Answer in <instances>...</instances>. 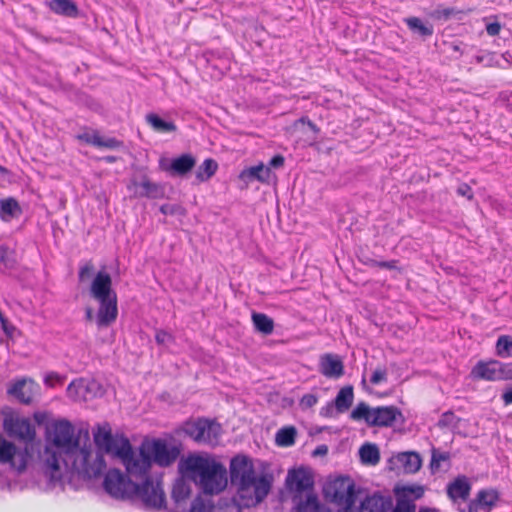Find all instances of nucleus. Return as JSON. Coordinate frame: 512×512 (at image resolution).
<instances>
[{
  "label": "nucleus",
  "mask_w": 512,
  "mask_h": 512,
  "mask_svg": "<svg viewBox=\"0 0 512 512\" xmlns=\"http://www.w3.org/2000/svg\"><path fill=\"white\" fill-rule=\"evenodd\" d=\"M471 484L465 476H458L453 482L447 486V494L453 501L461 499L466 501L469 498Z\"/></svg>",
  "instance_id": "obj_23"
},
{
  "label": "nucleus",
  "mask_w": 512,
  "mask_h": 512,
  "mask_svg": "<svg viewBox=\"0 0 512 512\" xmlns=\"http://www.w3.org/2000/svg\"><path fill=\"white\" fill-rule=\"evenodd\" d=\"M286 486L293 495H305L313 492L314 480L306 469H293L287 474Z\"/></svg>",
  "instance_id": "obj_12"
},
{
  "label": "nucleus",
  "mask_w": 512,
  "mask_h": 512,
  "mask_svg": "<svg viewBox=\"0 0 512 512\" xmlns=\"http://www.w3.org/2000/svg\"><path fill=\"white\" fill-rule=\"evenodd\" d=\"M94 272V265L91 261L86 262L83 266L80 267L78 277L79 281L83 282L86 279L90 278Z\"/></svg>",
  "instance_id": "obj_46"
},
{
  "label": "nucleus",
  "mask_w": 512,
  "mask_h": 512,
  "mask_svg": "<svg viewBox=\"0 0 512 512\" xmlns=\"http://www.w3.org/2000/svg\"><path fill=\"white\" fill-rule=\"evenodd\" d=\"M98 137H99V134L96 132L93 134L84 133V134H81L78 136V138L80 140H83L86 143L94 145V146H96V141H97L96 139H98Z\"/></svg>",
  "instance_id": "obj_54"
},
{
  "label": "nucleus",
  "mask_w": 512,
  "mask_h": 512,
  "mask_svg": "<svg viewBox=\"0 0 512 512\" xmlns=\"http://www.w3.org/2000/svg\"><path fill=\"white\" fill-rule=\"evenodd\" d=\"M501 24L499 22L489 23L486 26V32L490 36H496L500 33Z\"/></svg>",
  "instance_id": "obj_55"
},
{
  "label": "nucleus",
  "mask_w": 512,
  "mask_h": 512,
  "mask_svg": "<svg viewBox=\"0 0 512 512\" xmlns=\"http://www.w3.org/2000/svg\"><path fill=\"white\" fill-rule=\"evenodd\" d=\"M398 417H402L399 408L395 406H379L373 408V418L371 419V427H391L394 425Z\"/></svg>",
  "instance_id": "obj_18"
},
{
  "label": "nucleus",
  "mask_w": 512,
  "mask_h": 512,
  "mask_svg": "<svg viewBox=\"0 0 512 512\" xmlns=\"http://www.w3.org/2000/svg\"><path fill=\"white\" fill-rule=\"evenodd\" d=\"M183 431L199 444L215 446L219 442L221 426L215 421L198 418L195 421L186 422Z\"/></svg>",
  "instance_id": "obj_7"
},
{
  "label": "nucleus",
  "mask_w": 512,
  "mask_h": 512,
  "mask_svg": "<svg viewBox=\"0 0 512 512\" xmlns=\"http://www.w3.org/2000/svg\"><path fill=\"white\" fill-rule=\"evenodd\" d=\"M178 468L182 476L198 485L204 494H218L227 485L225 466L210 456L190 454L180 460Z\"/></svg>",
  "instance_id": "obj_4"
},
{
  "label": "nucleus",
  "mask_w": 512,
  "mask_h": 512,
  "mask_svg": "<svg viewBox=\"0 0 512 512\" xmlns=\"http://www.w3.org/2000/svg\"><path fill=\"white\" fill-rule=\"evenodd\" d=\"M85 318L87 321H92L93 319V310L90 307H87L85 310Z\"/></svg>",
  "instance_id": "obj_63"
},
{
  "label": "nucleus",
  "mask_w": 512,
  "mask_h": 512,
  "mask_svg": "<svg viewBox=\"0 0 512 512\" xmlns=\"http://www.w3.org/2000/svg\"><path fill=\"white\" fill-rule=\"evenodd\" d=\"M328 453V447L327 445H319L315 448V450L312 452L313 456H325Z\"/></svg>",
  "instance_id": "obj_60"
},
{
  "label": "nucleus",
  "mask_w": 512,
  "mask_h": 512,
  "mask_svg": "<svg viewBox=\"0 0 512 512\" xmlns=\"http://www.w3.org/2000/svg\"><path fill=\"white\" fill-rule=\"evenodd\" d=\"M0 321H1V327H2L3 331L5 332V334L8 336H12L15 328L9 324L8 320L2 314H0Z\"/></svg>",
  "instance_id": "obj_56"
},
{
  "label": "nucleus",
  "mask_w": 512,
  "mask_h": 512,
  "mask_svg": "<svg viewBox=\"0 0 512 512\" xmlns=\"http://www.w3.org/2000/svg\"><path fill=\"white\" fill-rule=\"evenodd\" d=\"M499 499V493L495 489H482L476 498L471 500L467 506V512H478L479 509L493 507Z\"/></svg>",
  "instance_id": "obj_21"
},
{
  "label": "nucleus",
  "mask_w": 512,
  "mask_h": 512,
  "mask_svg": "<svg viewBox=\"0 0 512 512\" xmlns=\"http://www.w3.org/2000/svg\"><path fill=\"white\" fill-rule=\"evenodd\" d=\"M461 12L462 11L457 10L454 7H447V8H443V9H436L434 15L438 19L448 20L452 16H455Z\"/></svg>",
  "instance_id": "obj_45"
},
{
  "label": "nucleus",
  "mask_w": 512,
  "mask_h": 512,
  "mask_svg": "<svg viewBox=\"0 0 512 512\" xmlns=\"http://www.w3.org/2000/svg\"><path fill=\"white\" fill-rule=\"evenodd\" d=\"M128 190H134L136 197L148 198V199H162L165 197L164 185L156 182H152L150 178L143 174L140 177L133 176L127 185Z\"/></svg>",
  "instance_id": "obj_10"
},
{
  "label": "nucleus",
  "mask_w": 512,
  "mask_h": 512,
  "mask_svg": "<svg viewBox=\"0 0 512 512\" xmlns=\"http://www.w3.org/2000/svg\"><path fill=\"white\" fill-rule=\"evenodd\" d=\"M294 512H331V510L320 502L314 492H308L305 495H292Z\"/></svg>",
  "instance_id": "obj_16"
},
{
  "label": "nucleus",
  "mask_w": 512,
  "mask_h": 512,
  "mask_svg": "<svg viewBox=\"0 0 512 512\" xmlns=\"http://www.w3.org/2000/svg\"><path fill=\"white\" fill-rule=\"evenodd\" d=\"M31 458L27 448L24 450H18L16 446L0 437V463H8L10 467L16 470L18 473L23 472L26 467L28 460Z\"/></svg>",
  "instance_id": "obj_9"
},
{
  "label": "nucleus",
  "mask_w": 512,
  "mask_h": 512,
  "mask_svg": "<svg viewBox=\"0 0 512 512\" xmlns=\"http://www.w3.org/2000/svg\"><path fill=\"white\" fill-rule=\"evenodd\" d=\"M502 399L506 405L512 404V388L507 389L502 394Z\"/></svg>",
  "instance_id": "obj_61"
},
{
  "label": "nucleus",
  "mask_w": 512,
  "mask_h": 512,
  "mask_svg": "<svg viewBox=\"0 0 512 512\" xmlns=\"http://www.w3.org/2000/svg\"><path fill=\"white\" fill-rule=\"evenodd\" d=\"M105 491L116 499L140 500L147 509L160 510L166 507V496L160 483L135 482L118 469H111L104 478Z\"/></svg>",
  "instance_id": "obj_2"
},
{
  "label": "nucleus",
  "mask_w": 512,
  "mask_h": 512,
  "mask_svg": "<svg viewBox=\"0 0 512 512\" xmlns=\"http://www.w3.org/2000/svg\"><path fill=\"white\" fill-rule=\"evenodd\" d=\"M497 368L498 360H491L488 362L480 361L473 367L471 375L476 379L499 381Z\"/></svg>",
  "instance_id": "obj_22"
},
{
  "label": "nucleus",
  "mask_w": 512,
  "mask_h": 512,
  "mask_svg": "<svg viewBox=\"0 0 512 512\" xmlns=\"http://www.w3.org/2000/svg\"><path fill=\"white\" fill-rule=\"evenodd\" d=\"M213 505L205 503L201 497L193 500L190 507V512H213Z\"/></svg>",
  "instance_id": "obj_42"
},
{
  "label": "nucleus",
  "mask_w": 512,
  "mask_h": 512,
  "mask_svg": "<svg viewBox=\"0 0 512 512\" xmlns=\"http://www.w3.org/2000/svg\"><path fill=\"white\" fill-rule=\"evenodd\" d=\"M40 386L31 378H22L12 383L7 393L13 396L17 401L22 404H31L34 397L39 394Z\"/></svg>",
  "instance_id": "obj_13"
},
{
  "label": "nucleus",
  "mask_w": 512,
  "mask_h": 512,
  "mask_svg": "<svg viewBox=\"0 0 512 512\" xmlns=\"http://www.w3.org/2000/svg\"><path fill=\"white\" fill-rule=\"evenodd\" d=\"M117 457L121 459L126 468V473L135 482L143 483L147 480L151 483H160L162 485L161 481L154 480L149 474L152 463L143 445L136 452L133 450L130 441L125 440Z\"/></svg>",
  "instance_id": "obj_5"
},
{
  "label": "nucleus",
  "mask_w": 512,
  "mask_h": 512,
  "mask_svg": "<svg viewBox=\"0 0 512 512\" xmlns=\"http://www.w3.org/2000/svg\"><path fill=\"white\" fill-rule=\"evenodd\" d=\"M96 147H105L109 149L119 148L123 145L122 141L117 140L114 137L103 138L99 135L98 139H96Z\"/></svg>",
  "instance_id": "obj_41"
},
{
  "label": "nucleus",
  "mask_w": 512,
  "mask_h": 512,
  "mask_svg": "<svg viewBox=\"0 0 512 512\" xmlns=\"http://www.w3.org/2000/svg\"><path fill=\"white\" fill-rule=\"evenodd\" d=\"M395 492L397 496L406 495V498H408V494H412L415 499H418L422 497L424 490L421 486H405L401 489H396Z\"/></svg>",
  "instance_id": "obj_40"
},
{
  "label": "nucleus",
  "mask_w": 512,
  "mask_h": 512,
  "mask_svg": "<svg viewBox=\"0 0 512 512\" xmlns=\"http://www.w3.org/2000/svg\"><path fill=\"white\" fill-rule=\"evenodd\" d=\"M0 264L6 269H12L14 267V261L8 255V248L0 246Z\"/></svg>",
  "instance_id": "obj_48"
},
{
  "label": "nucleus",
  "mask_w": 512,
  "mask_h": 512,
  "mask_svg": "<svg viewBox=\"0 0 512 512\" xmlns=\"http://www.w3.org/2000/svg\"><path fill=\"white\" fill-rule=\"evenodd\" d=\"M336 412L334 401L328 402L324 407L320 409V415L325 418H331Z\"/></svg>",
  "instance_id": "obj_53"
},
{
  "label": "nucleus",
  "mask_w": 512,
  "mask_h": 512,
  "mask_svg": "<svg viewBox=\"0 0 512 512\" xmlns=\"http://www.w3.org/2000/svg\"><path fill=\"white\" fill-rule=\"evenodd\" d=\"M160 212L164 215H167V214H173L174 213V208L173 206L169 205V204H163L160 206Z\"/></svg>",
  "instance_id": "obj_62"
},
{
  "label": "nucleus",
  "mask_w": 512,
  "mask_h": 512,
  "mask_svg": "<svg viewBox=\"0 0 512 512\" xmlns=\"http://www.w3.org/2000/svg\"><path fill=\"white\" fill-rule=\"evenodd\" d=\"M191 493L190 484L183 478L177 479L173 485L171 497L179 505L189 498Z\"/></svg>",
  "instance_id": "obj_32"
},
{
  "label": "nucleus",
  "mask_w": 512,
  "mask_h": 512,
  "mask_svg": "<svg viewBox=\"0 0 512 512\" xmlns=\"http://www.w3.org/2000/svg\"><path fill=\"white\" fill-rule=\"evenodd\" d=\"M497 369L499 381L512 379V363H503L498 361Z\"/></svg>",
  "instance_id": "obj_44"
},
{
  "label": "nucleus",
  "mask_w": 512,
  "mask_h": 512,
  "mask_svg": "<svg viewBox=\"0 0 512 512\" xmlns=\"http://www.w3.org/2000/svg\"><path fill=\"white\" fill-rule=\"evenodd\" d=\"M456 192H457L458 195H460L462 197H465L468 200H472L473 197H474L473 192H472V188L468 184H466V183H461L457 187Z\"/></svg>",
  "instance_id": "obj_52"
},
{
  "label": "nucleus",
  "mask_w": 512,
  "mask_h": 512,
  "mask_svg": "<svg viewBox=\"0 0 512 512\" xmlns=\"http://www.w3.org/2000/svg\"><path fill=\"white\" fill-rule=\"evenodd\" d=\"M11 432L26 442L32 441L35 437V429L27 419L16 420L12 425Z\"/></svg>",
  "instance_id": "obj_29"
},
{
  "label": "nucleus",
  "mask_w": 512,
  "mask_h": 512,
  "mask_svg": "<svg viewBox=\"0 0 512 512\" xmlns=\"http://www.w3.org/2000/svg\"><path fill=\"white\" fill-rule=\"evenodd\" d=\"M449 459L450 454L448 452H439L438 450L433 449L430 463L431 469H438L441 461H447Z\"/></svg>",
  "instance_id": "obj_43"
},
{
  "label": "nucleus",
  "mask_w": 512,
  "mask_h": 512,
  "mask_svg": "<svg viewBox=\"0 0 512 512\" xmlns=\"http://www.w3.org/2000/svg\"><path fill=\"white\" fill-rule=\"evenodd\" d=\"M319 372L330 379H339L344 375V364L336 354L326 353L320 356Z\"/></svg>",
  "instance_id": "obj_17"
},
{
  "label": "nucleus",
  "mask_w": 512,
  "mask_h": 512,
  "mask_svg": "<svg viewBox=\"0 0 512 512\" xmlns=\"http://www.w3.org/2000/svg\"><path fill=\"white\" fill-rule=\"evenodd\" d=\"M271 175L270 167H266L262 164L250 167L248 169H244L239 178L245 182H251L253 180H258L262 183L268 182Z\"/></svg>",
  "instance_id": "obj_25"
},
{
  "label": "nucleus",
  "mask_w": 512,
  "mask_h": 512,
  "mask_svg": "<svg viewBox=\"0 0 512 512\" xmlns=\"http://www.w3.org/2000/svg\"><path fill=\"white\" fill-rule=\"evenodd\" d=\"M155 340L158 345H168L173 342V336L165 330H157Z\"/></svg>",
  "instance_id": "obj_47"
},
{
  "label": "nucleus",
  "mask_w": 512,
  "mask_h": 512,
  "mask_svg": "<svg viewBox=\"0 0 512 512\" xmlns=\"http://www.w3.org/2000/svg\"><path fill=\"white\" fill-rule=\"evenodd\" d=\"M350 418L356 421L364 420L370 426L373 418V408H370L365 402H360L352 410Z\"/></svg>",
  "instance_id": "obj_37"
},
{
  "label": "nucleus",
  "mask_w": 512,
  "mask_h": 512,
  "mask_svg": "<svg viewBox=\"0 0 512 512\" xmlns=\"http://www.w3.org/2000/svg\"><path fill=\"white\" fill-rule=\"evenodd\" d=\"M151 459L161 467H168L173 464L180 455V449L175 445H169L165 440L154 439L150 443L142 444Z\"/></svg>",
  "instance_id": "obj_8"
},
{
  "label": "nucleus",
  "mask_w": 512,
  "mask_h": 512,
  "mask_svg": "<svg viewBox=\"0 0 512 512\" xmlns=\"http://www.w3.org/2000/svg\"><path fill=\"white\" fill-rule=\"evenodd\" d=\"M90 295L95 300H102L104 297H110L116 295V292L112 289L111 276L105 271H99L90 287Z\"/></svg>",
  "instance_id": "obj_19"
},
{
  "label": "nucleus",
  "mask_w": 512,
  "mask_h": 512,
  "mask_svg": "<svg viewBox=\"0 0 512 512\" xmlns=\"http://www.w3.org/2000/svg\"><path fill=\"white\" fill-rule=\"evenodd\" d=\"M397 264H398V260H389V261L370 260L371 267H379V268L388 269V270L398 269Z\"/></svg>",
  "instance_id": "obj_49"
},
{
  "label": "nucleus",
  "mask_w": 512,
  "mask_h": 512,
  "mask_svg": "<svg viewBox=\"0 0 512 512\" xmlns=\"http://www.w3.org/2000/svg\"><path fill=\"white\" fill-rule=\"evenodd\" d=\"M297 430L293 426L283 427L276 433V444L281 447H289L295 443Z\"/></svg>",
  "instance_id": "obj_36"
},
{
  "label": "nucleus",
  "mask_w": 512,
  "mask_h": 512,
  "mask_svg": "<svg viewBox=\"0 0 512 512\" xmlns=\"http://www.w3.org/2000/svg\"><path fill=\"white\" fill-rule=\"evenodd\" d=\"M407 27L414 34H417L423 38H427L433 35L434 28L433 25L427 22H424L422 19L418 17H408L404 19Z\"/></svg>",
  "instance_id": "obj_27"
},
{
  "label": "nucleus",
  "mask_w": 512,
  "mask_h": 512,
  "mask_svg": "<svg viewBox=\"0 0 512 512\" xmlns=\"http://www.w3.org/2000/svg\"><path fill=\"white\" fill-rule=\"evenodd\" d=\"M128 440L126 437H114L110 430L104 428H98L97 432L94 433V442L97 446L98 451L96 455H103L104 453L118 456L122 449L123 441ZM104 458V456H102Z\"/></svg>",
  "instance_id": "obj_11"
},
{
  "label": "nucleus",
  "mask_w": 512,
  "mask_h": 512,
  "mask_svg": "<svg viewBox=\"0 0 512 512\" xmlns=\"http://www.w3.org/2000/svg\"><path fill=\"white\" fill-rule=\"evenodd\" d=\"M22 208L18 201L13 197H7L0 200V219L3 222H10L22 214Z\"/></svg>",
  "instance_id": "obj_24"
},
{
  "label": "nucleus",
  "mask_w": 512,
  "mask_h": 512,
  "mask_svg": "<svg viewBox=\"0 0 512 512\" xmlns=\"http://www.w3.org/2000/svg\"><path fill=\"white\" fill-rule=\"evenodd\" d=\"M230 481L237 488L232 500L239 508L259 504L271 489V482L266 477H256L253 463L245 455H237L231 459Z\"/></svg>",
  "instance_id": "obj_3"
},
{
  "label": "nucleus",
  "mask_w": 512,
  "mask_h": 512,
  "mask_svg": "<svg viewBox=\"0 0 512 512\" xmlns=\"http://www.w3.org/2000/svg\"><path fill=\"white\" fill-rule=\"evenodd\" d=\"M454 418V414L452 412H446L442 415L441 419L438 422L439 426H448L451 423V420Z\"/></svg>",
  "instance_id": "obj_58"
},
{
  "label": "nucleus",
  "mask_w": 512,
  "mask_h": 512,
  "mask_svg": "<svg viewBox=\"0 0 512 512\" xmlns=\"http://www.w3.org/2000/svg\"><path fill=\"white\" fill-rule=\"evenodd\" d=\"M416 506L413 499L406 498V495H398L395 507L391 512H415Z\"/></svg>",
  "instance_id": "obj_39"
},
{
  "label": "nucleus",
  "mask_w": 512,
  "mask_h": 512,
  "mask_svg": "<svg viewBox=\"0 0 512 512\" xmlns=\"http://www.w3.org/2000/svg\"><path fill=\"white\" fill-rule=\"evenodd\" d=\"M387 380V371L385 368H377L370 377V382L374 385Z\"/></svg>",
  "instance_id": "obj_51"
},
{
  "label": "nucleus",
  "mask_w": 512,
  "mask_h": 512,
  "mask_svg": "<svg viewBox=\"0 0 512 512\" xmlns=\"http://www.w3.org/2000/svg\"><path fill=\"white\" fill-rule=\"evenodd\" d=\"M284 157L280 154L278 155H275L271 158V160L269 161V166L268 167H273V168H279V167H282L284 165Z\"/></svg>",
  "instance_id": "obj_57"
},
{
  "label": "nucleus",
  "mask_w": 512,
  "mask_h": 512,
  "mask_svg": "<svg viewBox=\"0 0 512 512\" xmlns=\"http://www.w3.org/2000/svg\"><path fill=\"white\" fill-rule=\"evenodd\" d=\"M146 121L156 132H173L177 129L173 122L165 121L155 113L147 114Z\"/></svg>",
  "instance_id": "obj_33"
},
{
  "label": "nucleus",
  "mask_w": 512,
  "mask_h": 512,
  "mask_svg": "<svg viewBox=\"0 0 512 512\" xmlns=\"http://www.w3.org/2000/svg\"><path fill=\"white\" fill-rule=\"evenodd\" d=\"M297 123L307 124L314 133L319 132V128L307 117H301L299 120H297Z\"/></svg>",
  "instance_id": "obj_59"
},
{
  "label": "nucleus",
  "mask_w": 512,
  "mask_h": 512,
  "mask_svg": "<svg viewBox=\"0 0 512 512\" xmlns=\"http://www.w3.org/2000/svg\"><path fill=\"white\" fill-rule=\"evenodd\" d=\"M49 8L56 14L76 17L78 14L77 5L71 0H50Z\"/></svg>",
  "instance_id": "obj_28"
},
{
  "label": "nucleus",
  "mask_w": 512,
  "mask_h": 512,
  "mask_svg": "<svg viewBox=\"0 0 512 512\" xmlns=\"http://www.w3.org/2000/svg\"><path fill=\"white\" fill-rule=\"evenodd\" d=\"M397 459L402 464L405 473L417 472L422 464L420 455L416 452L400 453Z\"/></svg>",
  "instance_id": "obj_30"
},
{
  "label": "nucleus",
  "mask_w": 512,
  "mask_h": 512,
  "mask_svg": "<svg viewBox=\"0 0 512 512\" xmlns=\"http://www.w3.org/2000/svg\"><path fill=\"white\" fill-rule=\"evenodd\" d=\"M103 160L107 163H114L117 161V157L116 156H112V155H108V156H105L103 158Z\"/></svg>",
  "instance_id": "obj_64"
},
{
  "label": "nucleus",
  "mask_w": 512,
  "mask_h": 512,
  "mask_svg": "<svg viewBox=\"0 0 512 512\" xmlns=\"http://www.w3.org/2000/svg\"><path fill=\"white\" fill-rule=\"evenodd\" d=\"M361 462L367 465H376L380 461V451L376 444L365 443L359 449Z\"/></svg>",
  "instance_id": "obj_31"
},
{
  "label": "nucleus",
  "mask_w": 512,
  "mask_h": 512,
  "mask_svg": "<svg viewBox=\"0 0 512 512\" xmlns=\"http://www.w3.org/2000/svg\"><path fill=\"white\" fill-rule=\"evenodd\" d=\"M318 402V397L315 394H305L300 399L299 405L302 409H309Z\"/></svg>",
  "instance_id": "obj_50"
},
{
  "label": "nucleus",
  "mask_w": 512,
  "mask_h": 512,
  "mask_svg": "<svg viewBox=\"0 0 512 512\" xmlns=\"http://www.w3.org/2000/svg\"><path fill=\"white\" fill-rule=\"evenodd\" d=\"M74 431L68 420L53 424L52 447L47 446L41 455L44 474L53 484L71 483L75 478H98L106 468L102 455L92 459L90 448H80L79 437L74 436Z\"/></svg>",
  "instance_id": "obj_1"
},
{
  "label": "nucleus",
  "mask_w": 512,
  "mask_h": 512,
  "mask_svg": "<svg viewBox=\"0 0 512 512\" xmlns=\"http://www.w3.org/2000/svg\"><path fill=\"white\" fill-rule=\"evenodd\" d=\"M354 392L351 385L344 386L337 393L334 403L337 413L346 412L353 404Z\"/></svg>",
  "instance_id": "obj_26"
},
{
  "label": "nucleus",
  "mask_w": 512,
  "mask_h": 512,
  "mask_svg": "<svg viewBox=\"0 0 512 512\" xmlns=\"http://www.w3.org/2000/svg\"><path fill=\"white\" fill-rule=\"evenodd\" d=\"M252 320L257 331L265 335H269L273 332L274 322L272 318L266 314L254 312L252 314Z\"/></svg>",
  "instance_id": "obj_35"
},
{
  "label": "nucleus",
  "mask_w": 512,
  "mask_h": 512,
  "mask_svg": "<svg viewBox=\"0 0 512 512\" xmlns=\"http://www.w3.org/2000/svg\"><path fill=\"white\" fill-rule=\"evenodd\" d=\"M393 507V499L390 495H382L378 492L367 496L361 501L360 512H389Z\"/></svg>",
  "instance_id": "obj_20"
},
{
  "label": "nucleus",
  "mask_w": 512,
  "mask_h": 512,
  "mask_svg": "<svg viewBox=\"0 0 512 512\" xmlns=\"http://www.w3.org/2000/svg\"><path fill=\"white\" fill-rule=\"evenodd\" d=\"M196 165V159L189 153L182 154L171 160L161 158L159 167L161 170L169 173L171 176L183 177L187 175Z\"/></svg>",
  "instance_id": "obj_14"
},
{
  "label": "nucleus",
  "mask_w": 512,
  "mask_h": 512,
  "mask_svg": "<svg viewBox=\"0 0 512 512\" xmlns=\"http://www.w3.org/2000/svg\"><path fill=\"white\" fill-rule=\"evenodd\" d=\"M218 164L215 160L208 158L197 168L195 177L198 182H204L210 179L217 171Z\"/></svg>",
  "instance_id": "obj_34"
},
{
  "label": "nucleus",
  "mask_w": 512,
  "mask_h": 512,
  "mask_svg": "<svg viewBox=\"0 0 512 512\" xmlns=\"http://www.w3.org/2000/svg\"><path fill=\"white\" fill-rule=\"evenodd\" d=\"M99 302V309L96 315V324L99 328L109 327L118 316L117 295L104 297Z\"/></svg>",
  "instance_id": "obj_15"
},
{
  "label": "nucleus",
  "mask_w": 512,
  "mask_h": 512,
  "mask_svg": "<svg viewBox=\"0 0 512 512\" xmlns=\"http://www.w3.org/2000/svg\"><path fill=\"white\" fill-rule=\"evenodd\" d=\"M496 354L501 358L512 357V337L509 335H501L496 342Z\"/></svg>",
  "instance_id": "obj_38"
},
{
  "label": "nucleus",
  "mask_w": 512,
  "mask_h": 512,
  "mask_svg": "<svg viewBox=\"0 0 512 512\" xmlns=\"http://www.w3.org/2000/svg\"><path fill=\"white\" fill-rule=\"evenodd\" d=\"M323 494L326 500L344 511L350 510L357 499L355 482L349 476H338L327 481Z\"/></svg>",
  "instance_id": "obj_6"
}]
</instances>
